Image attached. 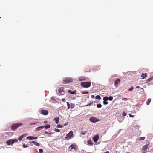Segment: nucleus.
Instances as JSON below:
<instances>
[{
  "instance_id": "nucleus-1",
  "label": "nucleus",
  "mask_w": 153,
  "mask_h": 153,
  "mask_svg": "<svg viewBox=\"0 0 153 153\" xmlns=\"http://www.w3.org/2000/svg\"><path fill=\"white\" fill-rule=\"evenodd\" d=\"M22 125V124L20 123L13 124L12 126L11 129L13 131H14L16 130L18 128Z\"/></svg>"
},
{
  "instance_id": "nucleus-2",
  "label": "nucleus",
  "mask_w": 153,
  "mask_h": 153,
  "mask_svg": "<svg viewBox=\"0 0 153 153\" xmlns=\"http://www.w3.org/2000/svg\"><path fill=\"white\" fill-rule=\"evenodd\" d=\"M81 85L85 88H88L91 86V83L89 82H82L81 83Z\"/></svg>"
},
{
  "instance_id": "nucleus-3",
  "label": "nucleus",
  "mask_w": 153,
  "mask_h": 153,
  "mask_svg": "<svg viewBox=\"0 0 153 153\" xmlns=\"http://www.w3.org/2000/svg\"><path fill=\"white\" fill-rule=\"evenodd\" d=\"M73 81L72 79L70 77H66L64 78L63 82V83H69Z\"/></svg>"
},
{
  "instance_id": "nucleus-4",
  "label": "nucleus",
  "mask_w": 153,
  "mask_h": 153,
  "mask_svg": "<svg viewBox=\"0 0 153 153\" xmlns=\"http://www.w3.org/2000/svg\"><path fill=\"white\" fill-rule=\"evenodd\" d=\"M73 136V132L71 131L68 134H67L65 137V138L68 140L71 138Z\"/></svg>"
},
{
  "instance_id": "nucleus-5",
  "label": "nucleus",
  "mask_w": 153,
  "mask_h": 153,
  "mask_svg": "<svg viewBox=\"0 0 153 153\" xmlns=\"http://www.w3.org/2000/svg\"><path fill=\"white\" fill-rule=\"evenodd\" d=\"M89 120L90 121L93 123L96 122L100 120L98 119L96 117H90L89 119Z\"/></svg>"
},
{
  "instance_id": "nucleus-6",
  "label": "nucleus",
  "mask_w": 153,
  "mask_h": 153,
  "mask_svg": "<svg viewBox=\"0 0 153 153\" xmlns=\"http://www.w3.org/2000/svg\"><path fill=\"white\" fill-rule=\"evenodd\" d=\"M120 80L119 78L117 79L114 81V85L116 87H118L120 83Z\"/></svg>"
},
{
  "instance_id": "nucleus-7",
  "label": "nucleus",
  "mask_w": 153,
  "mask_h": 153,
  "mask_svg": "<svg viewBox=\"0 0 153 153\" xmlns=\"http://www.w3.org/2000/svg\"><path fill=\"white\" fill-rule=\"evenodd\" d=\"M59 92L61 95H64L65 92L63 91V88H61L59 89Z\"/></svg>"
},
{
  "instance_id": "nucleus-8",
  "label": "nucleus",
  "mask_w": 153,
  "mask_h": 153,
  "mask_svg": "<svg viewBox=\"0 0 153 153\" xmlns=\"http://www.w3.org/2000/svg\"><path fill=\"white\" fill-rule=\"evenodd\" d=\"M41 113L45 115H48V110H43L41 111Z\"/></svg>"
},
{
  "instance_id": "nucleus-9",
  "label": "nucleus",
  "mask_w": 153,
  "mask_h": 153,
  "mask_svg": "<svg viewBox=\"0 0 153 153\" xmlns=\"http://www.w3.org/2000/svg\"><path fill=\"white\" fill-rule=\"evenodd\" d=\"M99 135H96L94 136L93 138V140L95 142H97L98 141L99 139Z\"/></svg>"
},
{
  "instance_id": "nucleus-10",
  "label": "nucleus",
  "mask_w": 153,
  "mask_h": 153,
  "mask_svg": "<svg viewBox=\"0 0 153 153\" xmlns=\"http://www.w3.org/2000/svg\"><path fill=\"white\" fill-rule=\"evenodd\" d=\"M8 145H12L13 144V139H10L8 141H7L6 142Z\"/></svg>"
},
{
  "instance_id": "nucleus-11",
  "label": "nucleus",
  "mask_w": 153,
  "mask_h": 153,
  "mask_svg": "<svg viewBox=\"0 0 153 153\" xmlns=\"http://www.w3.org/2000/svg\"><path fill=\"white\" fill-rule=\"evenodd\" d=\"M76 146L74 144H72L68 148L70 150V151H71L72 149H74L75 150H76Z\"/></svg>"
},
{
  "instance_id": "nucleus-12",
  "label": "nucleus",
  "mask_w": 153,
  "mask_h": 153,
  "mask_svg": "<svg viewBox=\"0 0 153 153\" xmlns=\"http://www.w3.org/2000/svg\"><path fill=\"white\" fill-rule=\"evenodd\" d=\"M26 136V135L25 134H22L18 138V139L19 140L21 141L23 138L25 137Z\"/></svg>"
},
{
  "instance_id": "nucleus-13",
  "label": "nucleus",
  "mask_w": 153,
  "mask_h": 153,
  "mask_svg": "<svg viewBox=\"0 0 153 153\" xmlns=\"http://www.w3.org/2000/svg\"><path fill=\"white\" fill-rule=\"evenodd\" d=\"M50 102L53 103H55L56 102L55 99L54 97H51L50 100Z\"/></svg>"
},
{
  "instance_id": "nucleus-14",
  "label": "nucleus",
  "mask_w": 153,
  "mask_h": 153,
  "mask_svg": "<svg viewBox=\"0 0 153 153\" xmlns=\"http://www.w3.org/2000/svg\"><path fill=\"white\" fill-rule=\"evenodd\" d=\"M68 93H70L71 94H76V91L75 90H74V91H71V90H68Z\"/></svg>"
},
{
  "instance_id": "nucleus-15",
  "label": "nucleus",
  "mask_w": 153,
  "mask_h": 153,
  "mask_svg": "<svg viewBox=\"0 0 153 153\" xmlns=\"http://www.w3.org/2000/svg\"><path fill=\"white\" fill-rule=\"evenodd\" d=\"M147 76V74L146 73H145L144 74L142 73L141 76V77H142V79H144L145 77H146Z\"/></svg>"
},
{
  "instance_id": "nucleus-16",
  "label": "nucleus",
  "mask_w": 153,
  "mask_h": 153,
  "mask_svg": "<svg viewBox=\"0 0 153 153\" xmlns=\"http://www.w3.org/2000/svg\"><path fill=\"white\" fill-rule=\"evenodd\" d=\"M54 120L55 121L56 124H57L59 123V117L55 118H54Z\"/></svg>"
},
{
  "instance_id": "nucleus-17",
  "label": "nucleus",
  "mask_w": 153,
  "mask_h": 153,
  "mask_svg": "<svg viewBox=\"0 0 153 153\" xmlns=\"http://www.w3.org/2000/svg\"><path fill=\"white\" fill-rule=\"evenodd\" d=\"M31 142L33 143L36 146H39L40 145V144L39 143H37V142H36L35 141H33Z\"/></svg>"
},
{
  "instance_id": "nucleus-18",
  "label": "nucleus",
  "mask_w": 153,
  "mask_h": 153,
  "mask_svg": "<svg viewBox=\"0 0 153 153\" xmlns=\"http://www.w3.org/2000/svg\"><path fill=\"white\" fill-rule=\"evenodd\" d=\"M85 79H86L84 77H79V80L80 81L84 80H85Z\"/></svg>"
},
{
  "instance_id": "nucleus-19",
  "label": "nucleus",
  "mask_w": 153,
  "mask_h": 153,
  "mask_svg": "<svg viewBox=\"0 0 153 153\" xmlns=\"http://www.w3.org/2000/svg\"><path fill=\"white\" fill-rule=\"evenodd\" d=\"M88 143L89 145H92L93 144V143L91 142V139L89 140L88 141Z\"/></svg>"
},
{
  "instance_id": "nucleus-20",
  "label": "nucleus",
  "mask_w": 153,
  "mask_h": 153,
  "mask_svg": "<svg viewBox=\"0 0 153 153\" xmlns=\"http://www.w3.org/2000/svg\"><path fill=\"white\" fill-rule=\"evenodd\" d=\"M75 107V104L74 103H71L70 108L71 109Z\"/></svg>"
},
{
  "instance_id": "nucleus-21",
  "label": "nucleus",
  "mask_w": 153,
  "mask_h": 153,
  "mask_svg": "<svg viewBox=\"0 0 153 153\" xmlns=\"http://www.w3.org/2000/svg\"><path fill=\"white\" fill-rule=\"evenodd\" d=\"M44 127V126H39L36 128V130L37 131H38L39 130V129L43 128Z\"/></svg>"
},
{
  "instance_id": "nucleus-22",
  "label": "nucleus",
  "mask_w": 153,
  "mask_h": 153,
  "mask_svg": "<svg viewBox=\"0 0 153 153\" xmlns=\"http://www.w3.org/2000/svg\"><path fill=\"white\" fill-rule=\"evenodd\" d=\"M27 138L29 140H33L34 139L33 137L31 136H29L27 137Z\"/></svg>"
},
{
  "instance_id": "nucleus-23",
  "label": "nucleus",
  "mask_w": 153,
  "mask_h": 153,
  "mask_svg": "<svg viewBox=\"0 0 153 153\" xmlns=\"http://www.w3.org/2000/svg\"><path fill=\"white\" fill-rule=\"evenodd\" d=\"M45 128L46 129L49 128L50 127V125L49 124H48L44 126Z\"/></svg>"
},
{
  "instance_id": "nucleus-24",
  "label": "nucleus",
  "mask_w": 153,
  "mask_h": 153,
  "mask_svg": "<svg viewBox=\"0 0 153 153\" xmlns=\"http://www.w3.org/2000/svg\"><path fill=\"white\" fill-rule=\"evenodd\" d=\"M151 101V99H148L146 102V104L147 105H149Z\"/></svg>"
},
{
  "instance_id": "nucleus-25",
  "label": "nucleus",
  "mask_w": 153,
  "mask_h": 153,
  "mask_svg": "<svg viewBox=\"0 0 153 153\" xmlns=\"http://www.w3.org/2000/svg\"><path fill=\"white\" fill-rule=\"evenodd\" d=\"M104 101H107L108 100V97H105L103 98Z\"/></svg>"
},
{
  "instance_id": "nucleus-26",
  "label": "nucleus",
  "mask_w": 153,
  "mask_h": 153,
  "mask_svg": "<svg viewBox=\"0 0 153 153\" xmlns=\"http://www.w3.org/2000/svg\"><path fill=\"white\" fill-rule=\"evenodd\" d=\"M95 99H98L100 100L101 99V98L99 95H97L96 96Z\"/></svg>"
},
{
  "instance_id": "nucleus-27",
  "label": "nucleus",
  "mask_w": 153,
  "mask_h": 153,
  "mask_svg": "<svg viewBox=\"0 0 153 153\" xmlns=\"http://www.w3.org/2000/svg\"><path fill=\"white\" fill-rule=\"evenodd\" d=\"M147 147L146 146H144L142 148L143 151H146L147 150Z\"/></svg>"
},
{
  "instance_id": "nucleus-28",
  "label": "nucleus",
  "mask_w": 153,
  "mask_h": 153,
  "mask_svg": "<svg viewBox=\"0 0 153 153\" xmlns=\"http://www.w3.org/2000/svg\"><path fill=\"white\" fill-rule=\"evenodd\" d=\"M67 105L68 106V109H69V108H70V104H69V102H67Z\"/></svg>"
},
{
  "instance_id": "nucleus-29",
  "label": "nucleus",
  "mask_w": 153,
  "mask_h": 153,
  "mask_svg": "<svg viewBox=\"0 0 153 153\" xmlns=\"http://www.w3.org/2000/svg\"><path fill=\"white\" fill-rule=\"evenodd\" d=\"M97 107L98 108H100L102 107V105L100 103H99L97 105Z\"/></svg>"
},
{
  "instance_id": "nucleus-30",
  "label": "nucleus",
  "mask_w": 153,
  "mask_h": 153,
  "mask_svg": "<svg viewBox=\"0 0 153 153\" xmlns=\"http://www.w3.org/2000/svg\"><path fill=\"white\" fill-rule=\"evenodd\" d=\"M113 97L112 96H110L108 97V100L110 101H112L113 100Z\"/></svg>"
},
{
  "instance_id": "nucleus-31",
  "label": "nucleus",
  "mask_w": 153,
  "mask_h": 153,
  "mask_svg": "<svg viewBox=\"0 0 153 153\" xmlns=\"http://www.w3.org/2000/svg\"><path fill=\"white\" fill-rule=\"evenodd\" d=\"M81 93L82 94H88L89 93L88 91H81Z\"/></svg>"
},
{
  "instance_id": "nucleus-32",
  "label": "nucleus",
  "mask_w": 153,
  "mask_h": 153,
  "mask_svg": "<svg viewBox=\"0 0 153 153\" xmlns=\"http://www.w3.org/2000/svg\"><path fill=\"white\" fill-rule=\"evenodd\" d=\"M57 127L58 128H62L63 127V126L62 125H60V124H58L57 125Z\"/></svg>"
},
{
  "instance_id": "nucleus-33",
  "label": "nucleus",
  "mask_w": 153,
  "mask_h": 153,
  "mask_svg": "<svg viewBox=\"0 0 153 153\" xmlns=\"http://www.w3.org/2000/svg\"><path fill=\"white\" fill-rule=\"evenodd\" d=\"M87 132L86 131H85V132H83V131H82V132L81 133V135H84L85 134V133Z\"/></svg>"
},
{
  "instance_id": "nucleus-34",
  "label": "nucleus",
  "mask_w": 153,
  "mask_h": 153,
  "mask_svg": "<svg viewBox=\"0 0 153 153\" xmlns=\"http://www.w3.org/2000/svg\"><path fill=\"white\" fill-rule=\"evenodd\" d=\"M18 140L17 139H14L13 140V143H14L17 142H18Z\"/></svg>"
},
{
  "instance_id": "nucleus-35",
  "label": "nucleus",
  "mask_w": 153,
  "mask_h": 153,
  "mask_svg": "<svg viewBox=\"0 0 153 153\" xmlns=\"http://www.w3.org/2000/svg\"><path fill=\"white\" fill-rule=\"evenodd\" d=\"M39 153H42L43 152V150L42 149H39Z\"/></svg>"
},
{
  "instance_id": "nucleus-36",
  "label": "nucleus",
  "mask_w": 153,
  "mask_h": 153,
  "mask_svg": "<svg viewBox=\"0 0 153 153\" xmlns=\"http://www.w3.org/2000/svg\"><path fill=\"white\" fill-rule=\"evenodd\" d=\"M103 103L104 105H107L108 104V102L106 101H104Z\"/></svg>"
},
{
  "instance_id": "nucleus-37",
  "label": "nucleus",
  "mask_w": 153,
  "mask_h": 153,
  "mask_svg": "<svg viewBox=\"0 0 153 153\" xmlns=\"http://www.w3.org/2000/svg\"><path fill=\"white\" fill-rule=\"evenodd\" d=\"M55 131L57 132H60V131L59 129H55Z\"/></svg>"
},
{
  "instance_id": "nucleus-38",
  "label": "nucleus",
  "mask_w": 153,
  "mask_h": 153,
  "mask_svg": "<svg viewBox=\"0 0 153 153\" xmlns=\"http://www.w3.org/2000/svg\"><path fill=\"white\" fill-rule=\"evenodd\" d=\"M145 137H141L140 138V140H143L145 139Z\"/></svg>"
},
{
  "instance_id": "nucleus-39",
  "label": "nucleus",
  "mask_w": 153,
  "mask_h": 153,
  "mask_svg": "<svg viewBox=\"0 0 153 153\" xmlns=\"http://www.w3.org/2000/svg\"><path fill=\"white\" fill-rule=\"evenodd\" d=\"M133 87H131L128 90L129 91H131L133 90Z\"/></svg>"
},
{
  "instance_id": "nucleus-40",
  "label": "nucleus",
  "mask_w": 153,
  "mask_h": 153,
  "mask_svg": "<svg viewBox=\"0 0 153 153\" xmlns=\"http://www.w3.org/2000/svg\"><path fill=\"white\" fill-rule=\"evenodd\" d=\"M62 101L64 102H65L66 101L65 99V98H62Z\"/></svg>"
},
{
  "instance_id": "nucleus-41",
  "label": "nucleus",
  "mask_w": 153,
  "mask_h": 153,
  "mask_svg": "<svg viewBox=\"0 0 153 153\" xmlns=\"http://www.w3.org/2000/svg\"><path fill=\"white\" fill-rule=\"evenodd\" d=\"M129 117H133L134 116V115H132L131 114H129Z\"/></svg>"
},
{
  "instance_id": "nucleus-42",
  "label": "nucleus",
  "mask_w": 153,
  "mask_h": 153,
  "mask_svg": "<svg viewBox=\"0 0 153 153\" xmlns=\"http://www.w3.org/2000/svg\"><path fill=\"white\" fill-rule=\"evenodd\" d=\"M23 146L24 148H26L27 147V146L25 145V144H23Z\"/></svg>"
},
{
  "instance_id": "nucleus-43",
  "label": "nucleus",
  "mask_w": 153,
  "mask_h": 153,
  "mask_svg": "<svg viewBox=\"0 0 153 153\" xmlns=\"http://www.w3.org/2000/svg\"><path fill=\"white\" fill-rule=\"evenodd\" d=\"M122 100H125V101H126V100H128V99L127 98H123V99Z\"/></svg>"
},
{
  "instance_id": "nucleus-44",
  "label": "nucleus",
  "mask_w": 153,
  "mask_h": 153,
  "mask_svg": "<svg viewBox=\"0 0 153 153\" xmlns=\"http://www.w3.org/2000/svg\"><path fill=\"white\" fill-rule=\"evenodd\" d=\"M126 115V114L125 112H123L122 114V115L123 116H125Z\"/></svg>"
},
{
  "instance_id": "nucleus-45",
  "label": "nucleus",
  "mask_w": 153,
  "mask_h": 153,
  "mask_svg": "<svg viewBox=\"0 0 153 153\" xmlns=\"http://www.w3.org/2000/svg\"><path fill=\"white\" fill-rule=\"evenodd\" d=\"M153 79V77H150V78H149V79H148V80H149V81H150L152 80Z\"/></svg>"
},
{
  "instance_id": "nucleus-46",
  "label": "nucleus",
  "mask_w": 153,
  "mask_h": 153,
  "mask_svg": "<svg viewBox=\"0 0 153 153\" xmlns=\"http://www.w3.org/2000/svg\"><path fill=\"white\" fill-rule=\"evenodd\" d=\"M45 133L46 134H48V132L47 131H45Z\"/></svg>"
},
{
  "instance_id": "nucleus-47",
  "label": "nucleus",
  "mask_w": 153,
  "mask_h": 153,
  "mask_svg": "<svg viewBox=\"0 0 153 153\" xmlns=\"http://www.w3.org/2000/svg\"><path fill=\"white\" fill-rule=\"evenodd\" d=\"M94 95H92L91 96V97L92 98H94Z\"/></svg>"
},
{
  "instance_id": "nucleus-48",
  "label": "nucleus",
  "mask_w": 153,
  "mask_h": 153,
  "mask_svg": "<svg viewBox=\"0 0 153 153\" xmlns=\"http://www.w3.org/2000/svg\"><path fill=\"white\" fill-rule=\"evenodd\" d=\"M34 139H37V137H33Z\"/></svg>"
},
{
  "instance_id": "nucleus-49",
  "label": "nucleus",
  "mask_w": 153,
  "mask_h": 153,
  "mask_svg": "<svg viewBox=\"0 0 153 153\" xmlns=\"http://www.w3.org/2000/svg\"><path fill=\"white\" fill-rule=\"evenodd\" d=\"M136 88H140V87L139 86H137L136 87Z\"/></svg>"
},
{
  "instance_id": "nucleus-50",
  "label": "nucleus",
  "mask_w": 153,
  "mask_h": 153,
  "mask_svg": "<svg viewBox=\"0 0 153 153\" xmlns=\"http://www.w3.org/2000/svg\"><path fill=\"white\" fill-rule=\"evenodd\" d=\"M105 153H109V152L108 151H107L106 152H105Z\"/></svg>"
},
{
  "instance_id": "nucleus-51",
  "label": "nucleus",
  "mask_w": 153,
  "mask_h": 153,
  "mask_svg": "<svg viewBox=\"0 0 153 153\" xmlns=\"http://www.w3.org/2000/svg\"><path fill=\"white\" fill-rule=\"evenodd\" d=\"M52 134V133L51 132L48 133V134Z\"/></svg>"
},
{
  "instance_id": "nucleus-52",
  "label": "nucleus",
  "mask_w": 153,
  "mask_h": 153,
  "mask_svg": "<svg viewBox=\"0 0 153 153\" xmlns=\"http://www.w3.org/2000/svg\"><path fill=\"white\" fill-rule=\"evenodd\" d=\"M44 122L45 123H47V121H45Z\"/></svg>"
},
{
  "instance_id": "nucleus-53",
  "label": "nucleus",
  "mask_w": 153,
  "mask_h": 153,
  "mask_svg": "<svg viewBox=\"0 0 153 153\" xmlns=\"http://www.w3.org/2000/svg\"><path fill=\"white\" fill-rule=\"evenodd\" d=\"M126 153H130L129 152H127Z\"/></svg>"
},
{
  "instance_id": "nucleus-54",
  "label": "nucleus",
  "mask_w": 153,
  "mask_h": 153,
  "mask_svg": "<svg viewBox=\"0 0 153 153\" xmlns=\"http://www.w3.org/2000/svg\"><path fill=\"white\" fill-rule=\"evenodd\" d=\"M140 88L143 89V88Z\"/></svg>"
},
{
  "instance_id": "nucleus-55",
  "label": "nucleus",
  "mask_w": 153,
  "mask_h": 153,
  "mask_svg": "<svg viewBox=\"0 0 153 153\" xmlns=\"http://www.w3.org/2000/svg\"><path fill=\"white\" fill-rule=\"evenodd\" d=\"M116 153H117V152H116Z\"/></svg>"
},
{
  "instance_id": "nucleus-56",
  "label": "nucleus",
  "mask_w": 153,
  "mask_h": 153,
  "mask_svg": "<svg viewBox=\"0 0 153 153\" xmlns=\"http://www.w3.org/2000/svg\"><path fill=\"white\" fill-rule=\"evenodd\" d=\"M1 18V17H0V18Z\"/></svg>"
}]
</instances>
